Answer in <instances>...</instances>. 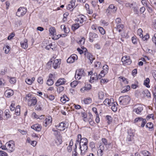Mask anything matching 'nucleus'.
<instances>
[{"label":"nucleus","instance_id":"1","mask_svg":"<svg viewBox=\"0 0 156 156\" xmlns=\"http://www.w3.org/2000/svg\"><path fill=\"white\" fill-rule=\"evenodd\" d=\"M130 98L128 95L124 96H121L119 98V104L121 105H127L129 103Z\"/></svg>","mask_w":156,"mask_h":156},{"label":"nucleus","instance_id":"2","mask_svg":"<svg viewBox=\"0 0 156 156\" xmlns=\"http://www.w3.org/2000/svg\"><path fill=\"white\" fill-rule=\"evenodd\" d=\"M134 123H138L139 125H140L141 123V126L143 127L144 126L147 121L145 119H143L141 117H137L134 120Z\"/></svg>","mask_w":156,"mask_h":156},{"label":"nucleus","instance_id":"3","mask_svg":"<svg viewBox=\"0 0 156 156\" xmlns=\"http://www.w3.org/2000/svg\"><path fill=\"white\" fill-rule=\"evenodd\" d=\"M85 73H84V70L83 69H80L78 70H76L75 75V78L76 80H80L81 77L84 76Z\"/></svg>","mask_w":156,"mask_h":156},{"label":"nucleus","instance_id":"4","mask_svg":"<svg viewBox=\"0 0 156 156\" xmlns=\"http://www.w3.org/2000/svg\"><path fill=\"white\" fill-rule=\"evenodd\" d=\"M27 9L23 7H20L16 13V15L19 17L22 16L26 14Z\"/></svg>","mask_w":156,"mask_h":156},{"label":"nucleus","instance_id":"5","mask_svg":"<svg viewBox=\"0 0 156 156\" xmlns=\"http://www.w3.org/2000/svg\"><path fill=\"white\" fill-rule=\"evenodd\" d=\"M28 105L29 106H34L36 104L37 100L35 97H33L32 98H28Z\"/></svg>","mask_w":156,"mask_h":156},{"label":"nucleus","instance_id":"6","mask_svg":"<svg viewBox=\"0 0 156 156\" xmlns=\"http://www.w3.org/2000/svg\"><path fill=\"white\" fill-rule=\"evenodd\" d=\"M143 110V107L141 105H136L133 111L137 114H140Z\"/></svg>","mask_w":156,"mask_h":156},{"label":"nucleus","instance_id":"7","mask_svg":"<svg viewBox=\"0 0 156 156\" xmlns=\"http://www.w3.org/2000/svg\"><path fill=\"white\" fill-rule=\"evenodd\" d=\"M77 59V56L76 54L72 55L67 60V62L68 63H72Z\"/></svg>","mask_w":156,"mask_h":156},{"label":"nucleus","instance_id":"8","mask_svg":"<svg viewBox=\"0 0 156 156\" xmlns=\"http://www.w3.org/2000/svg\"><path fill=\"white\" fill-rule=\"evenodd\" d=\"M113 102H114V100L112 98H111L110 99L106 98L104 101V103L105 105L109 106L112 105Z\"/></svg>","mask_w":156,"mask_h":156},{"label":"nucleus","instance_id":"9","mask_svg":"<svg viewBox=\"0 0 156 156\" xmlns=\"http://www.w3.org/2000/svg\"><path fill=\"white\" fill-rule=\"evenodd\" d=\"M61 62L60 59H56L54 60L53 64V67L54 69H56L59 67Z\"/></svg>","mask_w":156,"mask_h":156},{"label":"nucleus","instance_id":"10","mask_svg":"<svg viewBox=\"0 0 156 156\" xmlns=\"http://www.w3.org/2000/svg\"><path fill=\"white\" fill-rule=\"evenodd\" d=\"M66 83L65 80L64 78H60L55 83L56 86H59L60 85L65 84Z\"/></svg>","mask_w":156,"mask_h":156},{"label":"nucleus","instance_id":"11","mask_svg":"<svg viewBox=\"0 0 156 156\" xmlns=\"http://www.w3.org/2000/svg\"><path fill=\"white\" fill-rule=\"evenodd\" d=\"M31 128L39 132L41 131L42 127L39 124H37L32 126Z\"/></svg>","mask_w":156,"mask_h":156},{"label":"nucleus","instance_id":"12","mask_svg":"<svg viewBox=\"0 0 156 156\" xmlns=\"http://www.w3.org/2000/svg\"><path fill=\"white\" fill-rule=\"evenodd\" d=\"M52 121V120L51 116H48L44 120V125L45 126H46L48 125L51 123Z\"/></svg>","mask_w":156,"mask_h":156},{"label":"nucleus","instance_id":"13","mask_svg":"<svg viewBox=\"0 0 156 156\" xmlns=\"http://www.w3.org/2000/svg\"><path fill=\"white\" fill-rule=\"evenodd\" d=\"M98 37V35L96 34L93 33H90L89 34V40L90 41L92 42L94 41V39L95 38Z\"/></svg>","mask_w":156,"mask_h":156},{"label":"nucleus","instance_id":"14","mask_svg":"<svg viewBox=\"0 0 156 156\" xmlns=\"http://www.w3.org/2000/svg\"><path fill=\"white\" fill-rule=\"evenodd\" d=\"M53 76V74H50L48 76V78L47 81V84L48 86H51L54 83L52 79Z\"/></svg>","mask_w":156,"mask_h":156},{"label":"nucleus","instance_id":"15","mask_svg":"<svg viewBox=\"0 0 156 156\" xmlns=\"http://www.w3.org/2000/svg\"><path fill=\"white\" fill-rule=\"evenodd\" d=\"M87 144H82V147L80 148L81 149V154L82 155H83L87 151Z\"/></svg>","mask_w":156,"mask_h":156},{"label":"nucleus","instance_id":"16","mask_svg":"<svg viewBox=\"0 0 156 156\" xmlns=\"http://www.w3.org/2000/svg\"><path fill=\"white\" fill-rule=\"evenodd\" d=\"M62 142V136L59 135L57 136L55 140V143L57 145H58Z\"/></svg>","mask_w":156,"mask_h":156},{"label":"nucleus","instance_id":"17","mask_svg":"<svg viewBox=\"0 0 156 156\" xmlns=\"http://www.w3.org/2000/svg\"><path fill=\"white\" fill-rule=\"evenodd\" d=\"M14 94V92L12 90H8L5 91V95L7 97H9L12 96Z\"/></svg>","mask_w":156,"mask_h":156},{"label":"nucleus","instance_id":"18","mask_svg":"<svg viewBox=\"0 0 156 156\" xmlns=\"http://www.w3.org/2000/svg\"><path fill=\"white\" fill-rule=\"evenodd\" d=\"M5 145L7 146L10 152H12L14 150V144H11L10 143H6Z\"/></svg>","mask_w":156,"mask_h":156},{"label":"nucleus","instance_id":"19","mask_svg":"<svg viewBox=\"0 0 156 156\" xmlns=\"http://www.w3.org/2000/svg\"><path fill=\"white\" fill-rule=\"evenodd\" d=\"M27 42V40L26 39H24L23 42H21L20 44L21 47L24 49L27 48L28 47Z\"/></svg>","mask_w":156,"mask_h":156},{"label":"nucleus","instance_id":"20","mask_svg":"<svg viewBox=\"0 0 156 156\" xmlns=\"http://www.w3.org/2000/svg\"><path fill=\"white\" fill-rule=\"evenodd\" d=\"M87 58L90 60V64H92L93 62V60L95 59V58L93 57V56L90 53L87 52Z\"/></svg>","mask_w":156,"mask_h":156},{"label":"nucleus","instance_id":"21","mask_svg":"<svg viewBox=\"0 0 156 156\" xmlns=\"http://www.w3.org/2000/svg\"><path fill=\"white\" fill-rule=\"evenodd\" d=\"M117 102H113L112 104V107L111 108L112 110L114 112H116L117 109Z\"/></svg>","mask_w":156,"mask_h":156},{"label":"nucleus","instance_id":"22","mask_svg":"<svg viewBox=\"0 0 156 156\" xmlns=\"http://www.w3.org/2000/svg\"><path fill=\"white\" fill-rule=\"evenodd\" d=\"M88 140L86 138H83L81 139V141L80 142V148H81V145L82 144H87Z\"/></svg>","mask_w":156,"mask_h":156},{"label":"nucleus","instance_id":"23","mask_svg":"<svg viewBox=\"0 0 156 156\" xmlns=\"http://www.w3.org/2000/svg\"><path fill=\"white\" fill-rule=\"evenodd\" d=\"M91 86L90 84H87L85 87H84L80 89L81 92H83L84 90H90L91 88Z\"/></svg>","mask_w":156,"mask_h":156},{"label":"nucleus","instance_id":"24","mask_svg":"<svg viewBox=\"0 0 156 156\" xmlns=\"http://www.w3.org/2000/svg\"><path fill=\"white\" fill-rule=\"evenodd\" d=\"M124 58H122V61L123 62H124L127 64H130L131 63V61L129 59V58H127V59H125Z\"/></svg>","mask_w":156,"mask_h":156},{"label":"nucleus","instance_id":"25","mask_svg":"<svg viewBox=\"0 0 156 156\" xmlns=\"http://www.w3.org/2000/svg\"><path fill=\"white\" fill-rule=\"evenodd\" d=\"M69 100V98L66 96H64L63 97L61 98L60 101L62 103H65L66 101H68Z\"/></svg>","mask_w":156,"mask_h":156},{"label":"nucleus","instance_id":"26","mask_svg":"<svg viewBox=\"0 0 156 156\" xmlns=\"http://www.w3.org/2000/svg\"><path fill=\"white\" fill-rule=\"evenodd\" d=\"M84 103L86 104L91 103L92 102V99L90 98H88L83 100Z\"/></svg>","mask_w":156,"mask_h":156},{"label":"nucleus","instance_id":"27","mask_svg":"<svg viewBox=\"0 0 156 156\" xmlns=\"http://www.w3.org/2000/svg\"><path fill=\"white\" fill-rule=\"evenodd\" d=\"M124 27V26L123 24H117V25L116 28L117 30H118L119 32H120L122 31V29Z\"/></svg>","mask_w":156,"mask_h":156},{"label":"nucleus","instance_id":"28","mask_svg":"<svg viewBox=\"0 0 156 156\" xmlns=\"http://www.w3.org/2000/svg\"><path fill=\"white\" fill-rule=\"evenodd\" d=\"M150 82L149 79L148 78H147L146 79L144 80V85H145L147 87H149L150 86L149 85V83Z\"/></svg>","mask_w":156,"mask_h":156},{"label":"nucleus","instance_id":"29","mask_svg":"<svg viewBox=\"0 0 156 156\" xmlns=\"http://www.w3.org/2000/svg\"><path fill=\"white\" fill-rule=\"evenodd\" d=\"M55 27H51L49 28V31L51 35L53 36L54 35V33L55 32Z\"/></svg>","mask_w":156,"mask_h":156},{"label":"nucleus","instance_id":"30","mask_svg":"<svg viewBox=\"0 0 156 156\" xmlns=\"http://www.w3.org/2000/svg\"><path fill=\"white\" fill-rule=\"evenodd\" d=\"M141 153L144 156H150L151 155V153L147 151H142Z\"/></svg>","mask_w":156,"mask_h":156},{"label":"nucleus","instance_id":"31","mask_svg":"<svg viewBox=\"0 0 156 156\" xmlns=\"http://www.w3.org/2000/svg\"><path fill=\"white\" fill-rule=\"evenodd\" d=\"M15 112L16 115H20V108L19 105H18L16 107Z\"/></svg>","mask_w":156,"mask_h":156},{"label":"nucleus","instance_id":"32","mask_svg":"<svg viewBox=\"0 0 156 156\" xmlns=\"http://www.w3.org/2000/svg\"><path fill=\"white\" fill-rule=\"evenodd\" d=\"M80 26L79 24H74L72 26V29L73 30H75L78 29Z\"/></svg>","mask_w":156,"mask_h":156},{"label":"nucleus","instance_id":"33","mask_svg":"<svg viewBox=\"0 0 156 156\" xmlns=\"http://www.w3.org/2000/svg\"><path fill=\"white\" fill-rule=\"evenodd\" d=\"M3 49L5 50V53L8 54L10 49V48L9 46L6 45L5 47H4Z\"/></svg>","mask_w":156,"mask_h":156},{"label":"nucleus","instance_id":"34","mask_svg":"<svg viewBox=\"0 0 156 156\" xmlns=\"http://www.w3.org/2000/svg\"><path fill=\"white\" fill-rule=\"evenodd\" d=\"M107 120H108L107 123L108 124H109L112 122V118L111 116L107 115L106 117Z\"/></svg>","mask_w":156,"mask_h":156},{"label":"nucleus","instance_id":"35","mask_svg":"<svg viewBox=\"0 0 156 156\" xmlns=\"http://www.w3.org/2000/svg\"><path fill=\"white\" fill-rule=\"evenodd\" d=\"M85 38L84 37H83L81 39V40H79V41H77V42L80 44L83 45L84 44L85 42Z\"/></svg>","mask_w":156,"mask_h":156},{"label":"nucleus","instance_id":"36","mask_svg":"<svg viewBox=\"0 0 156 156\" xmlns=\"http://www.w3.org/2000/svg\"><path fill=\"white\" fill-rule=\"evenodd\" d=\"M98 29L100 33L104 35L105 34V31L103 27H98Z\"/></svg>","mask_w":156,"mask_h":156},{"label":"nucleus","instance_id":"37","mask_svg":"<svg viewBox=\"0 0 156 156\" xmlns=\"http://www.w3.org/2000/svg\"><path fill=\"white\" fill-rule=\"evenodd\" d=\"M58 87L57 89V92L58 93H60L63 90L64 87L60 86Z\"/></svg>","mask_w":156,"mask_h":156},{"label":"nucleus","instance_id":"38","mask_svg":"<svg viewBox=\"0 0 156 156\" xmlns=\"http://www.w3.org/2000/svg\"><path fill=\"white\" fill-rule=\"evenodd\" d=\"M98 98L100 99H102L104 97V93L102 91H100L98 93Z\"/></svg>","mask_w":156,"mask_h":156},{"label":"nucleus","instance_id":"39","mask_svg":"<svg viewBox=\"0 0 156 156\" xmlns=\"http://www.w3.org/2000/svg\"><path fill=\"white\" fill-rule=\"evenodd\" d=\"M146 127L150 129L153 128V124L151 122L148 123L146 126Z\"/></svg>","mask_w":156,"mask_h":156},{"label":"nucleus","instance_id":"40","mask_svg":"<svg viewBox=\"0 0 156 156\" xmlns=\"http://www.w3.org/2000/svg\"><path fill=\"white\" fill-rule=\"evenodd\" d=\"M126 88L123 90H122V91H121L122 93H124L127 91H128L130 89V87L129 85H127L126 86H125Z\"/></svg>","mask_w":156,"mask_h":156},{"label":"nucleus","instance_id":"41","mask_svg":"<svg viewBox=\"0 0 156 156\" xmlns=\"http://www.w3.org/2000/svg\"><path fill=\"white\" fill-rule=\"evenodd\" d=\"M77 84V81H74L71 83L70 85L72 87H75Z\"/></svg>","mask_w":156,"mask_h":156},{"label":"nucleus","instance_id":"42","mask_svg":"<svg viewBox=\"0 0 156 156\" xmlns=\"http://www.w3.org/2000/svg\"><path fill=\"white\" fill-rule=\"evenodd\" d=\"M132 41L133 43L134 44H136L137 41V39L136 36H133L132 37Z\"/></svg>","mask_w":156,"mask_h":156},{"label":"nucleus","instance_id":"43","mask_svg":"<svg viewBox=\"0 0 156 156\" xmlns=\"http://www.w3.org/2000/svg\"><path fill=\"white\" fill-rule=\"evenodd\" d=\"M37 82L38 83L41 84L43 83V78L42 77H40L38 78L37 79Z\"/></svg>","mask_w":156,"mask_h":156},{"label":"nucleus","instance_id":"44","mask_svg":"<svg viewBox=\"0 0 156 156\" xmlns=\"http://www.w3.org/2000/svg\"><path fill=\"white\" fill-rule=\"evenodd\" d=\"M111 11H113V10H115V12L116 11V9H115V6L114 5H113L111 4L109 5L108 7Z\"/></svg>","mask_w":156,"mask_h":156},{"label":"nucleus","instance_id":"45","mask_svg":"<svg viewBox=\"0 0 156 156\" xmlns=\"http://www.w3.org/2000/svg\"><path fill=\"white\" fill-rule=\"evenodd\" d=\"M0 156H8V154L5 151H0Z\"/></svg>","mask_w":156,"mask_h":156},{"label":"nucleus","instance_id":"46","mask_svg":"<svg viewBox=\"0 0 156 156\" xmlns=\"http://www.w3.org/2000/svg\"><path fill=\"white\" fill-rule=\"evenodd\" d=\"M103 70L105 71V73H107L108 70V67L107 65H105L103 67Z\"/></svg>","mask_w":156,"mask_h":156},{"label":"nucleus","instance_id":"47","mask_svg":"<svg viewBox=\"0 0 156 156\" xmlns=\"http://www.w3.org/2000/svg\"><path fill=\"white\" fill-rule=\"evenodd\" d=\"M94 76H96L95 80H98V79H100L102 77H101V74H99L98 76L97 73H94Z\"/></svg>","mask_w":156,"mask_h":156},{"label":"nucleus","instance_id":"48","mask_svg":"<svg viewBox=\"0 0 156 156\" xmlns=\"http://www.w3.org/2000/svg\"><path fill=\"white\" fill-rule=\"evenodd\" d=\"M16 79L14 77H12L10 78L9 82L11 83L14 84L16 82Z\"/></svg>","mask_w":156,"mask_h":156},{"label":"nucleus","instance_id":"49","mask_svg":"<svg viewBox=\"0 0 156 156\" xmlns=\"http://www.w3.org/2000/svg\"><path fill=\"white\" fill-rule=\"evenodd\" d=\"M5 115L7 118H9L10 117V116L9 114V110L8 109H6L5 111Z\"/></svg>","mask_w":156,"mask_h":156},{"label":"nucleus","instance_id":"50","mask_svg":"<svg viewBox=\"0 0 156 156\" xmlns=\"http://www.w3.org/2000/svg\"><path fill=\"white\" fill-rule=\"evenodd\" d=\"M103 151L102 150L100 149L98 150V153L99 156H102L103 155Z\"/></svg>","mask_w":156,"mask_h":156},{"label":"nucleus","instance_id":"51","mask_svg":"<svg viewBox=\"0 0 156 156\" xmlns=\"http://www.w3.org/2000/svg\"><path fill=\"white\" fill-rule=\"evenodd\" d=\"M101 63L99 62H95V67L98 68L101 67Z\"/></svg>","mask_w":156,"mask_h":156},{"label":"nucleus","instance_id":"52","mask_svg":"<svg viewBox=\"0 0 156 156\" xmlns=\"http://www.w3.org/2000/svg\"><path fill=\"white\" fill-rule=\"evenodd\" d=\"M83 17H84L83 16H82L79 18V22L80 24H82L83 22Z\"/></svg>","mask_w":156,"mask_h":156},{"label":"nucleus","instance_id":"53","mask_svg":"<svg viewBox=\"0 0 156 156\" xmlns=\"http://www.w3.org/2000/svg\"><path fill=\"white\" fill-rule=\"evenodd\" d=\"M66 125V124H65L64 122H62L60 123L59 126L61 127L62 128H67Z\"/></svg>","mask_w":156,"mask_h":156},{"label":"nucleus","instance_id":"54","mask_svg":"<svg viewBox=\"0 0 156 156\" xmlns=\"http://www.w3.org/2000/svg\"><path fill=\"white\" fill-rule=\"evenodd\" d=\"M149 38V35L148 34H147L145 35L142 38L144 41L147 40Z\"/></svg>","mask_w":156,"mask_h":156},{"label":"nucleus","instance_id":"55","mask_svg":"<svg viewBox=\"0 0 156 156\" xmlns=\"http://www.w3.org/2000/svg\"><path fill=\"white\" fill-rule=\"evenodd\" d=\"M25 82L27 84L29 85H31L32 83V80H31L30 79H26L25 80Z\"/></svg>","mask_w":156,"mask_h":156},{"label":"nucleus","instance_id":"56","mask_svg":"<svg viewBox=\"0 0 156 156\" xmlns=\"http://www.w3.org/2000/svg\"><path fill=\"white\" fill-rule=\"evenodd\" d=\"M102 141L105 145H108V144L107 140L106 139L102 138Z\"/></svg>","mask_w":156,"mask_h":156},{"label":"nucleus","instance_id":"57","mask_svg":"<svg viewBox=\"0 0 156 156\" xmlns=\"http://www.w3.org/2000/svg\"><path fill=\"white\" fill-rule=\"evenodd\" d=\"M10 108L11 111H13L15 108L14 107V105L13 104H11L10 106Z\"/></svg>","mask_w":156,"mask_h":156},{"label":"nucleus","instance_id":"58","mask_svg":"<svg viewBox=\"0 0 156 156\" xmlns=\"http://www.w3.org/2000/svg\"><path fill=\"white\" fill-rule=\"evenodd\" d=\"M74 7V6L73 5H72L70 3L69 4L67 7V9L68 10L70 9H71L73 8Z\"/></svg>","mask_w":156,"mask_h":156},{"label":"nucleus","instance_id":"59","mask_svg":"<svg viewBox=\"0 0 156 156\" xmlns=\"http://www.w3.org/2000/svg\"><path fill=\"white\" fill-rule=\"evenodd\" d=\"M111 12H115V10L111 11L108 8L106 10V13L107 14L110 13Z\"/></svg>","mask_w":156,"mask_h":156},{"label":"nucleus","instance_id":"60","mask_svg":"<svg viewBox=\"0 0 156 156\" xmlns=\"http://www.w3.org/2000/svg\"><path fill=\"white\" fill-rule=\"evenodd\" d=\"M53 58H51L50 59V61H49L47 63V65H48V66H50V67H51V64H52V62H53Z\"/></svg>","mask_w":156,"mask_h":156},{"label":"nucleus","instance_id":"61","mask_svg":"<svg viewBox=\"0 0 156 156\" xmlns=\"http://www.w3.org/2000/svg\"><path fill=\"white\" fill-rule=\"evenodd\" d=\"M48 98L50 100L52 101L55 99V97L53 95H51L49 96Z\"/></svg>","mask_w":156,"mask_h":156},{"label":"nucleus","instance_id":"62","mask_svg":"<svg viewBox=\"0 0 156 156\" xmlns=\"http://www.w3.org/2000/svg\"><path fill=\"white\" fill-rule=\"evenodd\" d=\"M90 146L92 148H94L95 147L94 145V142H92L90 143Z\"/></svg>","mask_w":156,"mask_h":156},{"label":"nucleus","instance_id":"63","mask_svg":"<svg viewBox=\"0 0 156 156\" xmlns=\"http://www.w3.org/2000/svg\"><path fill=\"white\" fill-rule=\"evenodd\" d=\"M51 46H53V45L51 43L46 46L45 48L48 50H49L50 48H51Z\"/></svg>","mask_w":156,"mask_h":156},{"label":"nucleus","instance_id":"64","mask_svg":"<svg viewBox=\"0 0 156 156\" xmlns=\"http://www.w3.org/2000/svg\"><path fill=\"white\" fill-rule=\"evenodd\" d=\"M145 10V8L144 7H142L140 8V12L141 14L143 13L144 12Z\"/></svg>","mask_w":156,"mask_h":156}]
</instances>
